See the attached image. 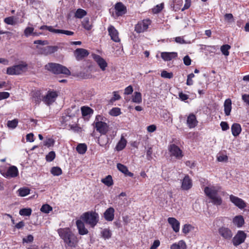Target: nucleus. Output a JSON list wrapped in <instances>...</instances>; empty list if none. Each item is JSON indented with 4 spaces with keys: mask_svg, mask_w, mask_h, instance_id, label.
Listing matches in <instances>:
<instances>
[{
    "mask_svg": "<svg viewBox=\"0 0 249 249\" xmlns=\"http://www.w3.org/2000/svg\"><path fill=\"white\" fill-rule=\"evenodd\" d=\"M230 199L231 201L239 209H244L246 206L244 201L237 196L231 195L230 196Z\"/></svg>",
    "mask_w": 249,
    "mask_h": 249,
    "instance_id": "nucleus-14",
    "label": "nucleus"
},
{
    "mask_svg": "<svg viewBox=\"0 0 249 249\" xmlns=\"http://www.w3.org/2000/svg\"><path fill=\"white\" fill-rule=\"evenodd\" d=\"M108 34L111 39L115 42H120L118 31L112 25H110L107 29Z\"/></svg>",
    "mask_w": 249,
    "mask_h": 249,
    "instance_id": "nucleus-13",
    "label": "nucleus"
},
{
    "mask_svg": "<svg viewBox=\"0 0 249 249\" xmlns=\"http://www.w3.org/2000/svg\"><path fill=\"white\" fill-rule=\"evenodd\" d=\"M157 127L154 124L149 125L147 127V130L149 132L152 133L156 130Z\"/></svg>",
    "mask_w": 249,
    "mask_h": 249,
    "instance_id": "nucleus-63",
    "label": "nucleus"
},
{
    "mask_svg": "<svg viewBox=\"0 0 249 249\" xmlns=\"http://www.w3.org/2000/svg\"><path fill=\"white\" fill-rule=\"evenodd\" d=\"M231 46L228 44L223 45L221 47L220 50L222 53L225 55H229V50L230 49Z\"/></svg>",
    "mask_w": 249,
    "mask_h": 249,
    "instance_id": "nucleus-40",
    "label": "nucleus"
},
{
    "mask_svg": "<svg viewBox=\"0 0 249 249\" xmlns=\"http://www.w3.org/2000/svg\"><path fill=\"white\" fill-rule=\"evenodd\" d=\"M102 135L99 138L98 143L101 146H104L108 143L109 139L106 134Z\"/></svg>",
    "mask_w": 249,
    "mask_h": 249,
    "instance_id": "nucleus-32",
    "label": "nucleus"
},
{
    "mask_svg": "<svg viewBox=\"0 0 249 249\" xmlns=\"http://www.w3.org/2000/svg\"><path fill=\"white\" fill-rule=\"evenodd\" d=\"M34 29L32 27H27L24 30V35L26 36H28L33 33Z\"/></svg>",
    "mask_w": 249,
    "mask_h": 249,
    "instance_id": "nucleus-53",
    "label": "nucleus"
},
{
    "mask_svg": "<svg viewBox=\"0 0 249 249\" xmlns=\"http://www.w3.org/2000/svg\"><path fill=\"white\" fill-rule=\"evenodd\" d=\"M113 96L110 99V101L111 102H114L116 100H118L120 99V98H121V96L118 94V91H114L113 92Z\"/></svg>",
    "mask_w": 249,
    "mask_h": 249,
    "instance_id": "nucleus-54",
    "label": "nucleus"
},
{
    "mask_svg": "<svg viewBox=\"0 0 249 249\" xmlns=\"http://www.w3.org/2000/svg\"><path fill=\"white\" fill-rule=\"evenodd\" d=\"M57 232L67 249H72L77 246L78 239L70 228H60L58 229Z\"/></svg>",
    "mask_w": 249,
    "mask_h": 249,
    "instance_id": "nucleus-1",
    "label": "nucleus"
},
{
    "mask_svg": "<svg viewBox=\"0 0 249 249\" xmlns=\"http://www.w3.org/2000/svg\"><path fill=\"white\" fill-rule=\"evenodd\" d=\"M219 234L225 240H229L233 236L231 230L229 228L222 226L218 230Z\"/></svg>",
    "mask_w": 249,
    "mask_h": 249,
    "instance_id": "nucleus-8",
    "label": "nucleus"
},
{
    "mask_svg": "<svg viewBox=\"0 0 249 249\" xmlns=\"http://www.w3.org/2000/svg\"><path fill=\"white\" fill-rule=\"evenodd\" d=\"M151 24L149 19H144L138 22L135 27V31L138 33H141L145 31Z\"/></svg>",
    "mask_w": 249,
    "mask_h": 249,
    "instance_id": "nucleus-10",
    "label": "nucleus"
},
{
    "mask_svg": "<svg viewBox=\"0 0 249 249\" xmlns=\"http://www.w3.org/2000/svg\"><path fill=\"white\" fill-rule=\"evenodd\" d=\"M38 48V47H37ZM39 53L48 55L56 52L58 50L57 46H47L43 47L38 48Z\"/></svg>",
    "mask_w": 249,
    "mask_h": 249,
    "instance_id": "nucleus-11",
    "label": "nucleus"
},
{
    "mask_svg": "<svg viewBox=\"0 0 249 249\" xmlns=\"http://www.w3.org/2000/svg\"><path fill=\"white\" fill-rule=\"evenodd\" d=\"M116 15L117 17L122 16L126 12V7L120 2H117L115 5Z\"/></svg>",
    "mask_w": 249,
    "mask_h": 249,
    "instance_id": "nucleus-17",
    "label": "nucleus"
},
{
    "mask_svg": "<svg viewBox=\"0 0 249 249\" xmlns=\"http://www.w3.org/2000/svg\"><path fill=\"white\" fill-rule=\"evenodd\" d=\"M173 7L175 11L179 9L180 6L182 4V1L180 0H173Z\"/></svg>",
    "mask_w": 249,
    "mask_h": 249,
    "instance_id": "nucleus-51",
    "label": "nucleus"
},
{
    "mask_svg": "<svg viewBox=\"0 0 249 249\" xmlns=\"http://www.w3.org/2000/svg\"><path fill=\"white\" fill-rule=\"evenodd\" d=\"M121 110L118 107H114L110 111V114L112 116H117L121 114Z\"/></svg>",
    "mask_w": 249,
    "mask_h": 249,
    "instance_id": "nucleus-47",
    "label": "nucleus"
},
{
    "mask_svg": "<svg viewBox=\"0 0 249 249\" xmlns=\"http://www.w3.org/2000/svg\"><path fill=\"white\" fill-rule=\"evenodd\" d=\"M87 15V12L82 9H78L75 13V17L78 18H82Z\"/></svg>",
    "mask_w": 249,
    "mask_h": 249,
    "instance_id": "nucleus-37",
    "label": "nucleus"
},
{
    "mask_svg": "<svg viewBox=\"0 0 249 249\" xmlns=\"http://www.w3.org/2000/svg\"><path fill=\"white\" fill-rule=\"evenodd\" d=\"M219 189L218 187L211 186L206 187L204 190L206 196L212 200V202L216 205H221L222 202L221 198L217 194Z\"/></svg>",
    "mask_w": 249,
    "mask_h": 249,
    "instance_id": "nucleus-2",
    "label": "nucleus"
},
{
    "mask_svg": "<svg viewBox=\"0 0 249 249\" xmlns=\"http://www.w3.org/2000/svg\"><path fill=\"white\" fill-rule=\"evenodd\" d=\"M30 190L27 187L20 188L18 190V196L23 197L30 194Z\"/></svg>",
    "mask_w": 249,
    "mask_h": 249,
    "instance_id": "nucleus-35",
    "label": "nucleus"
},
{
    "mask_svg": "<svg viewBox=\"0 0 249 249\" xmlns=\"http://www.w3.org/2000/svg\"><path fill=\"white\" fill-rule=\"evenodd\" d=\"M168 150L170 156L174 157L177 159L180 160L183 156L182 150L175 144H170L168 146Z\"/></svg>",
    "mask_w": 249,
    "mask_h": 249,
    "instance_id": "nucleus-7",
    "label": "nucleus"
},
{
    "mask_svg": "<svg viewBox=\"0 0 249 249\" xmlns=\"http://www.w3.org/2000/svg\"><path fill=\"white\" fill-rule=\"evenodd\" d=\"M27 64L25 63L19 64L8 67L7 69V74L9 75H18L25 71L27 69Z\"/></svg>",
    "mask_w": 249,
    "mask_h": 249,
    "instance_id": "nucleus-6",
    "label": "nucleus"
},
{
    "mask_svg": "<svg viewBox=\"0 0 249 249\" xmlns=\"http://www.w3.org/2000/svg\"><path fill=\"white\" fill-rule=\"evenodd\" d=\"M242 99L244 102L249 106V94H243L242 96Z\"/></svg>",
    "mask_w": 249,
    "mask_h": 249,
    "instance_id": "nucleus-64",
    "label": "nucleus"
},
{
    "mask_svg": "<svg viewBox=\"0 0 249 249\" xmlns=\"http://www.w3.org/2000/svg\"><path fill=\"white\" fill-rule=\"evenodd\" d=\"M225 19L229 22L233 21V17L231 14H226L225 15Z\"/></svg>",
    "mask_w": 249,
    "mask_h": 249,
    "instance_id": "nucleus-60",
    "label": "nucleus"
},
{
    "mask_svg": "<svg viewBox=\"0 0 249 249\" xmlns=\"http://www.w3.org/2000/svg\"><path fill=\"white\" fill-rule=\"evenodd\" d=\"M93 124L96 131L101 135L106 134L109 130V125L104 122L103 117L100 115L96 116Z\"/></svg>",
    "mask_w": 249,
    "mask_h": 249,
    "instance_id": "nucleus-5",
    "label": "nucleus"
},
{
    "mask_svg": "<svg viewBox=\"0 0 249 249\" xmlns=\"http://www.w3.org/2000/svg\"><path fill=\"white\" fill-rule=\"evenodd\" d=\"M4 21L7 24L11 25H15L17 23L16 18L13 16L6 18Z\"/></svg>",
    "mask_w": 249,
    "mask_h": 249,
    "instance_id": "nucleus-39",
    "label": "nucleus"
},
{
    "mask_svg": "<svg viewBox=\"0 0 249 249\" xmlns=\"http://www.w3.org/2000/svg\"><path fill=\"white\" fill-rule=\"evenodd\" d=\"M177 56L178 54L176 52H163L161 53V57L164 61H170Z\"/></svg>",
    "mask_w": 249,
    "mask_h": 249,
    "instance_id": "nucleus-21",
    "label": "nucleus"
},
{
    "mask_svg": "<svg viewBox=\"0 0 249 249\" xmlns=\"http://www.w3.org/2000/svg\"><path fill=\"white\" fill-rule=\"evenodd\" d=\"M164 4L163 3L157 5L153 9V12L158 13L160 12L163 8Z\"/></svg>",
    "mask_w": 249,
    "mask_h": 249,
    "instance_id": "nucleus-50",
    "label": "nucleus"
},
{
    "mask_svg": "<svg viewBox=\"0 0 249 249\" xmlns=\"http://www.w3.org/2000/svg\"><path fill=\"white\" fill-rule=\"evenodd\" d=\"M84 222L90 227L94 228L99 221V214L95 212H88L84 213L81 217Z\"/></svg>",
    "mask_w": 249,
    "mask_h": 249,
    "instance_id": "nucleus-3",
    "label": "nucleus"
},
{
    "mask_svg": "<svg viewBox=\"0 0 249 249\" xmlns=\"http://www.w3.org/2000/svg\"><path fill=\"white\" fill-rule=\"evenodd\" d=\"M89 53L88 51L84 49L78 48L75 50L74 52V56L77 60H80L87 56Z\"/></svg>",
    "mask_w": 249,
    "mask_h": 249,
    "instance_id": "nucleus-16",
    "label": "nucleus"
},
{
    "mask_svg": "<svg viewBox=\"0 0 249 249\" xmlns=\"http://www.w3.org/2000/svg\"><path fill=\"white\" fill-rule=\"evenodd\" d=\"M228 160V157L227 155H222L217 157V160L220 162H226Z\"/></svg>",
    "mask_w": 249,
    "mask_h": 249,
    "instance_id": "nucleus-56",
    "label": "nucleus"
},
{
    "mask_svg": "<svg viewBox=\"0 0 249 249\" xmlns=\"http://www.w3.org/2000/svg\"><path fill=\"white\" fill-rule=\"evenodd\" d=\"M115 210L113 208L110 207L107 209L104 213L105 219L108 221H112L114 217Z\"/></svg>",
    "mask_w": 249,
    "mask_h": 249,
    "instance_id": "nucleus-19",
    "label": "nucleus"
},
{
    "mask_svg": "<svg viewBox=\"0 0 249 249\" xmlns=\"http://www.w3.org/2000/svg\"><path fill=\"white\" fill-rule=\"evenodd\" d=\"M186 244L182 240L173 243L170 246V249H186Z\"/></svg>",
    "mask_w": 249,
    "mask_h": 249,
    "instance_id": "nucleus-26",
    "label": "nucleus"
},
{
    "mask_svg": "<svg viewBox=\"0 0 249 249\" xmlns=\"http://www.w3.org/2000/svg\"><path fill=\"white\" fill-rule=\"evenodd\" d=\"M81 110L83 116H86L93 113V110L88 107H81Z\"/></svg>",
    "mask_w": 249,
    "mask_h": 249,
    "instance_id": "nucleus-38",
    "label": "nucleus"
},
{
    "mask_svg": "<svg viewBox=\"0 0 249 249\" xmlns=\"http://www.w3.org/2000/svg\"><path fill=\"white\" fill-rule=\"evenodd\" d=\"M51 173L53 176H59L62 174V170L59 167H53L51 170Z\"/></svg>",
    "mask_w": 249,
    "mask_h": 249,
    "instance_id": "nucleus-42",
    "label": "nucleus"
},
{
    "mask_svg": "<svg viewBox=\"0 0 249 249\" xmlns=\"http://www.w3.org/2000/svg\"><path fill=\"white\" fill-rule=\"evenodd\" d=\"M57 96V94L55 91H48L42 100L47 105H50L54 102Z\"/></svg>",
    "mask_w": 249,
    "mask_h": 249,
    "instance_id": "nucleus-12",
    "label": "nucleus"
},
{
    "mask_svg": "<svg viewBox=\"0 0 249 249\" xmlns=\"http://www.w3.org/2000/svg\"><path fill=\"white\" fill-rule=\"evenodd\" d=\"M76 150L80 154H84L87 149V146L85 143H80L76 147Z\"/></svg>",
    "mask_w": 249,
    "mask_h": 249,
    "instance_id": "nucleus-36",
    "label": "nucleus"
},
{
    "mask_svg": "<svg viewBox=\"0 0 249 249\" xmlns=\"http://www.w3.org/2000/svg\"><path fill=\"white\" fill-rule=\"evenodd\" d=\"M55 157V152L53 151H51L46 156V159L48 161H53Z\"/></svg>",
    "mask_w": 249,
    "mask_h": 249,
    "instance_id": "nucleus-48",
    "label": "nucleus"
},
{
    "mask_svg": "<svg viewBox=\"0 0 249 249\" xmlns=\"http://www.w3.org/2000/svg\"><path fill=\"white\" fill-rule=\"evenodd\" d=\"M102 236L104 238L108 239L111 237V233L110 231L107 229H104L101 232Z\"/></svg>",
    "mask_w": 249,
    "mask_h": 249,
    "instance_id": "nucleus-46",
    "label": "nucleus"
},
{
    "mask_svg": "<svg viewBox=\"0 0 249 249\" xmlns=\"http://www.w3.org/2000/svg\"><path fill=\"white\" fill-rule=\"evenodd\" d=\"M197 121L196 119V116L194 114H190L187 120V124L190 128H194L196 126Z\"/></svg>",
    "mask_w": 249,
    "mask_h": 249,
    "instance_id": "nucleus-20",
    "label": "nucleus"
},
{
    "mask_svg": "<svg viewBox=\"0 0 249 249\" xmlns=\"http://www.w3.org/2000/svg\"><path fill=\"white\" fill-rule=\"evenodd\" d=\"M101 182L108 187L112 186L113 184L111 176L108 175L105 178L101 179Z\"/></svg>",
    "mask_w": 249,
    "mask_h": 249,
    "instance_id": "nucleus-30",
    "label": "nucleus"
},
{
    "mask_svg": "<svg viewBox=\"0 0 249 249\" xmlns=\"http://www.w3.org/2000/svg\"><path fill=\"white\" fill-rule=\"evenodd\" d=\"M52 210V208L48 204L43 205L40 209V211L42 212H43V213H49Z\"/></svg>",
    "mask_w": 249,
    "mask_h": 249,
    "instance_id": "nucleus-45",
    "label": "nucleus"
},
{
    "mask_svg": "<svg viewBox=\"0 0 249 249\" xmlns=\"http://www.w3.org/2000/svg\"><path fill=\"white\" fill-rule=\"evenodd\" d=\"M40 92L39 91H36L33 93L32 100L36 105L39 104L41 101Z\"/></svg>",
    "mask_w": 249,
    "mask_h": 249,
    "instance_id": "nucleus-33",
    "label": "nucleus"
},
{
    "mask_svg": "<svg viewBox=\"0 0 249 249\" xmlns=\"http://www.w3.org/2000/svg\"><path fill=\"white\" fill-rule=\"evenodd\" d=\"M82 25L84 28L87 30H89L91 28V25L89 23V19L88 18H85L83 19L82 21Z\"/></svg>",
    "mask_w": 249,
    "mask_h": 249,
    "instance_id": "nucleus-43",
    "label": "nucleus"
},
{
    "mask_svg": "<svg viewBox=\"0 0 249 249\" xmlns=\"http://www.w3.org/2000/svg\"><path fill=\"white\" fill-rule=\"evenodd\" d=\"M117 169L123 173L124 174L126 175H127L129 177H132L133 176V174L131 172H130L127 167L125 165L121 164V163H118L117 164Z\"/></svg>",
    "mask_w": 249,
    "mask_h": 249,
    "instance_id": "nucleus-28",
    "label": "nucleus"
},
{
    "mask_svg": "<svg viewBox=\"0 0 249 249\" xmlns=\"http://www.w3.org/2000/svg\"><path fill=\"white\" fill-rule=\"evenodd\" d=\"M232 134L236 137L239 135L241 131V125L238 124H233L231 127Z\"/></svg>",
    "mask_w": 249,
    "mask_h": 249,
    "instance_id": "nucleus-29",
    "label": "nucleus"
},
{
    "mask_svg": "<svg viewBox=\"0 0 249 249\" xmlns=\"http://www.w3.org/2000/svg\"><path fill=\"white\" fill-rule=\"evenodd\" d=\"M18 124V120L17 119H14L12 121H8L7 122V126L9 128H15L17 127Z\"/></svg>",
    "mask_w": 249,
    "mask_h": 249,
    "instance_id": "nucleus-44",
    "label": "nucleus"
},
{
    "mask_svg": "<svg viewBox=\"0 0 249 249\" xmlns=\"http://www.w3.org/2000/svg\"><path fill=\"white\" fill-rule=\"evenodd\" d=\"M32 213V209L30 208H24L21 209L19 213L21 215L30 216Z\"/></svg>",
    "mask_w": 249,
    "mask_h": 249,
    "instance_id": "nucleus-41",
    "label": "nucleus"
},
{
    "mask_svg": "<svg viewBox=\"0 0 249 249\" xmlns=\"http://www.w3.org/2000/svg\"><path fill=\"white\" fill-rule=\"evenodd\" d=\"M191 59L188 55H186L183 58L184 64L186 66H189L191 64Z\"/></svg>",
    "mask_w": 249,
    "mask_h": 249,
    "instance_id": "nucleus-57",
    "label": "nucleus"
},
{
    "mask_svg": "<svg viewBox=\"0 0 249 249\" xmlns=\"http://www.w3.org/2000/svg\"><path fill=\"white\" fill-rule=\"evenodd\" d=\"M92 56L94 61L99 65L100 69L102 71H105L107 66V64L105 60L101 57L100 55L96 54H92Z\"/></svg>",
    "mask_w": 249,
    "mask_h": 249,
    "instance_id": "nucleus-15",
    "label": "nucleus"
},
{
    "mask_svg": "<svg viewBox=\"0 0 249 249\" xmlns=\"http://www.w3.org/2000/svg\"><path fill=\"white\" fill-rule=\"evenodd\" d=\"M224 112L226 116H229L231 110V101L230 99H227L224 104Z\"/></svg>",
    "mask_w": 249,
    "mask_h": 249,
    "instance_id": "nucleus-27",
    "label": "nucleus"
},
{
    "mask_svg": "<svg viewBox=\"0 0 249 249\" xmlns=\"http://www.w3.org/2000/svg\"><path fill=\"white\" fill-rule=\"evenodd\" d=\"M247 237L246 233L242 231H239L236 234V235L234 236V237L232 239V243L235 246H237L241 244L244 242L246 238Z\"/></svg>",
    "mask_w": 249,
    "mask_h": 249,
    "instance_id": "nucleus-9",
    "label": "nucleus"
},
{
    "mask_svg": "<svg viewBox=\"0 0 249 249\" xmlns=\"http://www.w3.org/2000/svg\"><path fill=\"white\" fill-rule=\"evenodd\" d=\"M163 117L166 119L167 124H171L172 123V118L169 113H165L163 115Z\"/></svg>",
    "mask_w": 249,
    "mask_h": 249,
    "instance_id": "nucleus-55",
    "label": "nucleus"
},
{
    "mask_svg": "<svg viewBox=\"0 0 249 249\" xmlns=\"http://www.w3.org/2000/svg\"><path fill=\"white\" fill-rule=\"evenodd\" d=\"M126 141L124 137H122L116 146V149L118 151H121L123 150L126 146Z\"/></svg>",
    "mask_w": 249,
    "mask_h": 249,
    "instance_id": "nucleus-34",
    "label": "nucleus"
},
{
    "mask_svg": "<svg viewBox=\"0 0 249 249\" xmlns=\"http://www.w3.org/2000/svg\"><path fill=\"white\" fill-rule=\"evenodd\" d=\"M9 93L7 92H0V100L6 99L9 97Z\"/></svg>",
    "mask_w": 249,
    "mask_h": 249,
    "instance_id": "nucleus-61",
    "label": "nucleus"
},
{
    "mask_svg": "<svg viewBox=\"0 0 249 249\" xmlns=\"http://www.w3.org/2000/svg\"><path fill=\"white\" fill-rule=\"evenodd\" d=\"M132 102L137 104H140L142 102L141 93L139 92H135L132 98Z\"/></svg>",
    "mask_w": 249,
    "mask_h": 249,
    "instance_id": "nucleus-31",
    "label": "nucleus"
},
{
    "mask_svg": "<svg viewBox=\"0 0 249 249\" xmlns=\"http://www.w3.org/2000/svg\"><path fill=\"white\" fill-rule=\"evenodd\" d=\"M192 187V181L188 176H185L182 180L181 188L183 190H188Z\"/></svg>",
    "mask_w": 249,
    "mask_h": 249,
    "instance_id": "nucleus-18",
    "label": "nucleus"
},
{
    "mask_svg": "<svg viewBox=\"0 0 249 249\" xmlns=\"http://www.w3.org/2000/svg\"><path fill=\"white\" fill-rule=\"evenodd\" d=\"M160 245V241L159 240H156L153 242L150 249H157Z\"/></svg>",
    "mask_w": 249,
    "mask_h": 249,
    "instance_id": "nucleus-59",
    "label": "nucleus"
},
{
    "mask_svg": "<svg viewBox=\"0 0 249 249\" xmlns=\"http://www.w3.org/2000/svg\"><path fill=\"white\" fill-rule=\"evenodd\" d=\"M220 126L223 131L227 130L229 128V126L228 123L226 122H222L220 123Z\"/></svg>",
    "mask_w": 249,
    "mask_h": 249,
    "instance_id": "nucleus-62",
    "label": "nucleus"
},
{
    "mask_svg": "<svg viewBox=\"0 0 249 249\" xmlns=\"http://www.w3.org/2000/svg\"><path fill=\"white\" fill-rule=\"evenodd\" d=\"M133 91V87L131 86H129L125 89L124 93L126 95H129L131 94Z\"/></svg>",
    "mask_w": 249,
    "mask_h": 249,
    "instance_id": "nucleus-58",
    "label": "nucleus"
},
{
    "mask_svg": "<svg viewBox=\"0 0 249 249\" xmlns=\"http://www.w3.org/2000/svg\"><path fill=\"white\" fill-rule=\"evenodd\" d=\"M18 168L15 166H12L10 167L8 169L6 173V176L7 177L9 178H14L18 176Z\"/></svg>",
    "mask_w": 249,
    "mask_h": 249,
    "instance_id": "nucleus-24",
    "label": "nucleus"
},
{
    "mask_svg": "<svg viewBox=\"0 0 249 249\" xmlns=\"http://www.w3.org/2000/svg\"><path fill=\"white\" fill-rule=\"evenodd\" d=\"M54 141L53 139L48 138L44 142V144L47 146L50 147L53 146L54 144Z\"/></svg>",
    "mask_w": 249,
    "mask_h": 249,
    "instance_id": "nucleus-52",
    "label": "nucleus"
},
{
    "mask_svg": "<svg viewBox=\"0 0 249 249\" xmlns=\"http://www.w3.org/2000/svg\"><path fill=\"white\" fill-rule=\"evenodd\" d=\"M76 225L80 234L84 235L88 233V231L85 228L84 224L82 221L80 220H77Z\"/></svg>",
    "mask_w": 249,
    "mask_h": 249,
    "instance_id": "nucleus-25",
    "label": "nucleus"
},
{
    "mask_svg": "<svg viewBox=\"0 0 249 249\" xmlns=\"http://www.w3.org/2000/svg\"><path fill=\"white\" fill-rule=\"evenodd\" d=\"M161 76L165 78H172L173 74L172 72H168L166 71H163L161 73Z\"/></svg>",
    "mask_w": 249,
    "mask_h": 249,
    "instance_id": "nucleus-49",
    "label": "nucleus"
},
{
    "mask_svg": "<svg viewBox=\"0 0 249 249\" xmlns=\"http://www.w3.org/2000/svg\"><path fill=\"white\" fill-rule=\"evenodd\" d=\"M168 223L171 225L173 230L178 232L179 230V222L175 218L169 217L168 218Z\"/></svg>",
    "mask_w": 249,
    "mask_h": 249,
    "instance_id": "nucleus-22",
    "label": "nucleus"
},
{
    "mask_svg": "<svg viewBox=\"0 0 249 249\" xmlns=\"http://www.w3.org/2000/svg\"><path fill=\"white\" fill-rule=\"evenodd\" d=\"M232 223L237 227L241 228L244 225L245 221L243 216L239 215L233 218Z\"/></svg>",
    "mask_w": 249,
    "mask_h": 249,
    "instance_id": "nucleus-23",
    "label": "nucleus"
},
{
    "mask_svg": "<svg viewBox=\"0 0 249 249\" xmlns=\"http://www.w3.org/2000/svg\"><path fill=\"white\" fill-rule=\"evenodd\" d=\"M45 67L46 70L55 74L62 73L66 75L71 74L70 71L66 67L59 64L49 63L46 65Z\"/></svg>",
    "mask_w": 249,
    "mask_h": 249,
    "instance_id": "nucleus-4",
    "label": "nucleus"
}]
</instances>
